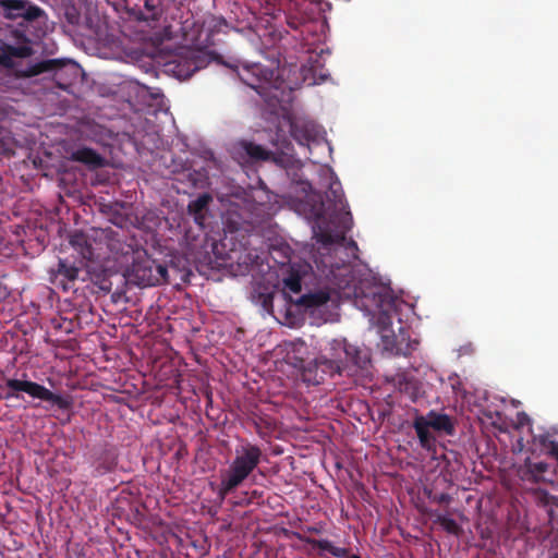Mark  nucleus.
I'll return each mask as SVG.
<instances>
[{
  "label": "nucleus",
  "mask_w": 558,
  "mask_h": 558,
  "mask_svg": "<svg viewBox=\"0 0 558 558\" xmlns=\"http://www.w3.org/2000/svg\"><path fill=\"white\" fill-rule=\"evenodd\" d=\"M291 136L301 145L308 144L314 138L312 128L305 123L292 122L290 125Z\"/></svg>",
  "instance_id": "obj_22"
},
{
  "label": "nucleus",
  "mask_w": 558,
  "mask_h": 558,
  "mask_svg": "<svg viewBox=\"0 0 558 558\" xmlns=\"http://www.w3.org/2000/svg\"><path fill=\"white\" fill-rule=\"evenodd\" d=\"M550 465L546 462H533L530 458H526L523 465L518 470L519 477L523 482L531 484H539L551 482L547 477Z\"/></svg>",
  "instance_id": "obj_13"
},
{
  "label": "nucleus",
  "mask_w": 558,
  "mask_h": 558,
  "mask_svg": "<svg viewBox=\"0 0 558 558\" xmlns=\"http://www.w3.org/2000/svg\"><path fill=\"white\" fill-rule=\"evenodd\" d=\"M189 177H190V180L192 181V184L194 186H196L198 184L199 177H202V174L199 172L194 171L193 173H189Z\"/></svg>",
  "instance_id": "obj_29"
},
{
  "label": "nucleus",
  "mask_w": 558,
  "mask_h": 558,
  "mask_svg": "<svg viewBox=\"0 0 558 558\" xmlns=\"http://www.w3.org/2000/svg\"><path fill=\"white\" fill-rule=\"evenodd\" d=\"M307 531H308V532H312V533H318V532H319V530H318V529L313 527V526L307 527Z\"/></svg>",
  "instance_id": "obj_33"
},
{
  "label": "nucleus",
  "mask_w": 558,
  "mask_h": 558,
  "mask_svg": "<svg viewBox=\"0 0 558 558\" xmlns=\"http://www.w3.org/2000/svg\"><path fill=\"white\" fill-rule=\"evenodd\" d=\"M0 7L3 9L4 17L9 20L23 17L28 22H33L44 14L39 7L32 4L27 0H0Z\"/></svg>",
  "instance_id": "obj_11"
},
{
  "label": "nucleus",
  "mask_w": 558,
  "mask_h": 558,
  "mask_svg": "<svg viewBox=\"0 0 558 558\" xmlns=\"http://www.w3.org/2000/svg\"><path fill=\"white\" fill-rule=\"evenodd\" d=\"M167 0H143L137 20L143 22H159L166 11Z\"/></svg>",
  "instance_id": "obj_16"
},
{
  "label": "nucleus",
  "mask_w": 558,
  "mask_h": 558,
  "mask_svg": "<svg viewBox=\"0 0 558 558\" xmlns=\"http://www.w3.org/2000/svg\"><path fill=\"white\" fill-rule=\"evenodd\" d=\"M371 355L367 349L349 343L347 340H332L330 356H319L307 362L302 368V379L308 385H319L327 377L338 374L354 376L367 369Z\"/></svg>",
  "instance_id": "obj_1"
},
{
  "label": "nucleus",
  "mask_w": 558,
  "mask_h": 558,
  "mask_svg": "<svg viewBox=\"0 0 558 558\" xmlns=\"http://www.w3.org/2000/svg\"><path fill=\"white\" fill-rule=\"evenodd\" d=\"M550 499H551L550 500L551 505H555L558 507V496H553Z\"/></svg>",
  "instance_id": "obj_32"
},
{
  "label": "nucleus",
  "mask_w": 558,
  "mask_h": 558,
  "mask_svg": "<svg viewBox=\"0 0 558 558\" xmlns=\"http://www.w3.org/2000/svg\"><path fill=\"white\" fill-rule=\"evenodd\" d=\"M283 286L292 293H299L302 289V279L298 271L291 269L289 275L283 278Z\"/></svg>",
  "instance_id": "obj_25"
},
{
  "label": "nucleus",
  "mask_w": 558,
  "mask_h": 558,
  "mask_svg": "<svg viewBox=\"0 0 558 558\" xmlns=\"http://www.w3.org/2000/svg\"><path fill=\"white\" fill-rule=\"evenodd\" d=\"M22 377V379H5L8 392L5 393L4 399H23L21 392H25L33 399L49 402L60 410H69L72 407V400L69 397L54 393L44 385H40L36 381L27 380L26 373H23Z\"/></svg>",
  "instance_id": "obj_4"
},
{
  "label": "nucleus",
  "mask_w": 558,
  "mask_h": 558,
  "mask_svg": "<svg viewBox=\"0 0 558 558\" xmlns=\"http://www.w3.org/2000/svg\"><path fill=\"white\" fill-rule=\"evenodd\" d=\"M231 155L232 158L241 165L269 160L278 163L281 160L276 156V153L246 140L236 142L232 146Z\"/></svg>",
  "instance_id": "obj_9"
},
{
  "label": "nucleus",
  "mask_w": 558,
  "mask_h": 558,
  "mask_svg": "<svg viewBox=\"0 0 558 558\" xmlns=\"http://www.w3.org/2000/svg\"><path fill=\"white\" fill-rule=\"evenodd\" d=\"M302 185H303V191H305V192H306L307 190H311V189H312V186H311V184H310L308 182H303V183H302Z\"/></svg>",
  "instance_id": "obj_31"
},
{
  "label": "nucleus",
  "mask_w": 558,
  "mask_h": 558,
  "mask_svg": "<svg viewBox=\"0 0 558 558\" xmlns=\"http://www.w3.org/2000/svg\"><path fill=\"white\" fill-rule=\"evenodd\" d=\"M15 141L10 131L0 128V157H11L15 153Z\"/></svg>",
  "instance_id": "obj_23"
},
{
  "label": "nucleus",
  "mask_w": 558,
  "mask_h": 558,
  "mask_svg": "<svg viewBox=\"0 0 558 558\" xmlns=\"http://www.w3.org/2000/svg\"><path fill=\"white\" fill-rule=\"evenodd\" d=\"M326 199L327 205L320 202L312 208V216L319 228L317 241L325 245L341 244L345 240V232L352 227V215L337 179L329 184Z\"/></svg>",
  "instance_id": "obj_2"
},
{
  "label": "nucleus",
  "mask_w": 558,
  "mask_h": 558,
  "mask_svg": "<svg viewBox=\"0 0 558 558\" xmlns=\"http://www.w3.org/2000/svg\"><path fill=\"white\" fill-rule=\"evenodd\" d=\"M81 269L66 259H59L57 268L50 270V283L63 292L76 291Z\"/></svg>",
  "instance_id": "obj_10"
},
{
  "label": "nucleus",
  "mask_w": 558,
  "mask_h": 558,
  "mask_svg": "<svg viewBox=\"0 0 558 558\" xmlns=\"http://www.w3.org/2000/svg\"><path fill=\"white\" fill-rule=\"evenodd\" d=\"M304 543L312 546V548H318L323 551H328L337 558H361L359 555H350L349 550L344 547H337L328 539H316L312 537L301 538Z\"/></svg>",
  "instance_id": "obj_20"
},
{
  "label": "nucleus",
  "mask_w": 558,
  "mask_h": 558,
  "mask_svg": "<svg viewBox=\"0 0 558 558\" xmlns=\"http://www.w3.org/2000/svg\"><path fill=\"white\" fill-rule=\"evenodd\" d=\"M45 72H52L57 87L65 92H69L77 76L75 64L60 59H48L32 64L22 73V76L33 77Z\"/></svg>",
  "instance_id": "obj_7"
},
{
  "label": "nucleus",
  "mask_w": 558,
  "mask_h": 558,
  "mask_svg": "<svg viewBox=\"0 0 558 558\" xmlns=\"http://www.w3.org/2000/svg\"><path fill=\"white\" fill-rule=\"evenodd\" d=\"M349 245L356 248V243L353 240L350 241Z\"/></svg>",
  "instance_id": "obj_35"
},
{
  "label": "nucleus",
  "mask_w": 558,
  "mask_h": 558,
  "mask_svg": "<svg viewBox=\"0 0 558 558\" xmlns=\"http://www.w3.org/2000/svg\"><path fill=\"white\" fill-rule=\"evenodd\" d=\"M208 57L201 50L189 49L166 64L167 71L179 80H187L195 72L207 66Z\"/></svg>",
  "instance_id": "obj_8"
},
{
  "label": "nucleus",
  "mask_w": 558,
  "mask_h": 558,
  "mask_svg": "<svg viewBox=\"0 0 558 558\" xmlns=\"http://www.w3.org/2000/svg\"><path fill=\"white\" fill-rule=\"evenodd\" d=\"M119 453L114 446L105 445L94 452V475L102 476L111 473L118 465Z\"/></svg>",
  "instance_id": "obj_12"
},
{
  "label": "nucleus",
  "mask_w": 558,
  "mask_h": 558,
  "mask_svg": "<svg viewBox=\"0 0 558 558\" xmlns=\"http://www.w3.org/2000/svg\"><path fill=\"white\" fill-rule=\"evenodd\" d=\"M240 78L265 99L275 97L271 89H279L281 86L278 66L275 63L270 66L262 63L246 64L240 73Z\"/></svg>",
  "instance_id": "obj_5"
},
{
  "label": "nucleus",
  "mask_w": 558,
  "mask_h": 558,
  "mask_svg": "<svg viewBox=\"0 0 558 558\" xmlns=\"http://www.w3.org/2000/svg\"><path fill=\"white\" fill-rule=\"evenodd\" d=\"M412 426L415 429L420 446L426 451H435L437 442L436 436L434 435V430L426 424L422 414L416 413Z\"/></svg>",
  "instance_id": "obj_14"
},
{
  "label": "nucleus",
  "mask_w": 558,
  "mask_h": 558,
  "mask_svg": "<svg viewBox=\"0 0 558 558\" xmlns=\"http://www.w3.org/2000/svg\"><path fill=\"white\" fill-rule=\"evenodd\" d=\"M435 522L438 523L449 534L459 536L462 533V529L457 523V521L447 515H437Z\"/></svg>",
  "instance_id": "obj_24"
},
{
  "label": "nucleus",
  "mask_w": 558,
  "mask_h": 558,
  "mask_svg": "<svg viewBox=\"0 0 558 558\" xmlns=\"http://www.w3.org/2000/svg\"><path fill=\"white\" fill-rule=\"evenodd\" d=\"M449 500V496L446 495V494H441L440 497H439V501L444 502V501H448Z\"/></svg>",
  "instance_id": "obj_30"
},
{
  "label": "nucleus",
  "mask_w": 558,
  "mask_h": 558,
  "mask_svg": "<svg viewBox=\"0 0 558 558\" xmlns=\"http://www.w3.org/2000/svg\"><path fill=\"white\" fill-rule=\"evenodd\" d=\"M330 300V293L325 290H318L303 294L298 304L305 310H314L325 305Z\"/></svg>",
  "instance_id": "obj_21"
},
{
  "label": "nucleus",
  "mask_w": 558,
  "mask_h": 558,
  "mask_svg": "<svg viewBox=\"0 0 558 558\" xmlns=\"http://www.w3.org/2000/svg\"><path fill=\"white\" fill-rule=\"evenodd\" d=\"M289 25H290L292 28H296V27H298V25H296V23H295V22H289Z\"/></svg>",
  "instance_id": "obj_34"
},
{
  "label": "nucleus",
  "mask_w": 558,
  "mask_h": 558,
  "mask_svg": "<svg viewBox=\"0 0 558 558\" xmlns=\"http://www.w3.org/2000/svg\"><path fill=\"white\" fill-rule=\"evenodd\" d=\"M292 153L293 146L291 142L288 140H283L280 146V154H276V156L281 159L280 162H278L277 165L286 166V161H289L290 157H292Z\"/></svg>",
  "instance_id": "obj_26"
},
{
  "label": "nucleus",
  "mask_w": 558,
  "mask_h": 558,
  "mask_svg": "<svg viewBox=\"0 0 558 558\" xmlns=\"http://www.w3.org/2000/svg\"><path fill=\"white\" fill-rule=\"evenodd\" d=\"M211 202V195L208 193H203L198 195L195 199L191 201L187 205L189 215H191L195 223H197L201 227H204L206 211Z\"/></svg>",
  "instance_id": "obj_18"
},
{
  "label": "nucleus",
  "mask_w": 558,
  "mask_h": 558,
  "mask_svg": "<svg viewBox=\"0 0 558 558\" xmlns=\"http://www.w3.org/2000/svg\"><path fill=\"white\" fill-rule=\"evenodd\" d=\"M71 160L84 163L90 169H98L105 165L104 158L89 147H82L72 151Z\"/></svg>",
  "instance_id": "obj_19"
},
{
  "label": "nucleus",
  "mask_w": 558,
  "mask_h": 558,
  "mask_svg": "<svg viewBox=\"0 0 558 558\" xmlns=\"http://www.w3.org/2000/svg\"><path fill=\"white\" fill-rule=\"evenodd\" d=\"M549 452L556 460H558V442H550Z\"/></svg>",
  "instance_id": "obj_28"
},
{
  "label": "nucleus",
  "mask_w": 558,
  "mask_h": 558,
  "mask_svg": "<svg viewBox=\"0 0 558 558\" xmlns=\"http://www.w3.org/2000/svg\"><path fill=\"white\" fill-rule=\"evenodd\" d=\"M262 457V449L250 442L235 449L234 459L221 474L218 488V496L221 500L235 490L250 476L260 463Z\"/></svg>",
  "instance_id": "obj_3"
},
{
  "label": "nucleus",
  "mask_w": 558,
  "mask_h": 558,
  "mask_svg": "<svg viewBox=\"0 0 558 558\" xmlns=\"http://www.w3.org/2000/svg\"><path fill=\"white\" fill-rule=\"evenodd\" d=\"M34 54V49L29 44L21 46L3 45L0 50V64L5 68H13V58H29Z\"/></svg>",
  "instance_id": "obj_15"
},
{
  "label": "nucleus",
  "mask_w": 558,
  "mask_h": 558,
  "mask_svg": "<svg viewBox=\"0 0 558 558\" xmlns=\"http://www.w3.org/2000/svg\"><path fill=\"white\" fill-rule=\"evenodd\" d=\"M126 280L138 287H153L168 282V269L149 257L137 258L126 271Z\"/></svg>",
  "instance_id": "obj_6"
},
{
  "label": "nucleus",
  "mask_w": 558,
  "mask_h": 558,
  "mask_svg": "<svg viewBox=\"0 0 558 558\" xmlns=\"http://www.w3.org/2000/svg\"><path fill=\"white\" fill-rule=\"evenodd\" d=\"M423 417L434 432L444 433L449 436L453 435L454 425L449 415L432 410L426 415H423Z\"/></svg>",
  "instance_id": "obj_17"
},
{
  "label": "nucleus",
  "mask_w": 558,
  "mask_h": 558,
  "mask_svg": "<svg viewBox=\"0 0 558 558\" xmlns=\"http://www.w3.org/2000/svg\"><path fill=\"white\" fill-rule=\"evenodd\" d=\"M263 302L262 305L266 311H270L272 307V295L271 294H264L262 295Z\"/></svg>",
  "instance_id": "obj_27"
}]
</instances>
